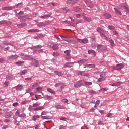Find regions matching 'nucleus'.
<instances>
[{
    "instance_id": "f257e3e1",
    "label": "nucleus",
    "mask_w": 129,
    "mask_h": 129,
    "mask_svg": "<svg viewBox=\"0 0 129 129\" xmlns=\"http://www.w3.org/2000/svg\"><path fill=\"white\" fill-rule=\"evenodd\" d=\"M97 32L99 33L101 37H105V31L101 28L98 27L97 29Z\"/></svg>"
},
{
    "instance_id": "f03ea898",
    "label": "nucleus",
    "mask_w": 129,
    "mask_h": 129,
    "mask_svg": "<svg viewBox=\"0 0 129 129\" xmlns=\"http://www.w3.org/2000/svg\"><path fill=\"white\" fill-rule=\"evenodd\" d=\"M123 67H124V64H123V63H120V64H117L116 66H114L113 67V69L114 70H121V68H122Z\"/></svg>"
},
{
    "instance_id": "7ed1b4c3",
    "label": "nucleus",
    "mask_w": 129,
    "mask_h": 129,
    "mask_svg": "<svg viewBox=\"0 0 129 129\" xmlns=\"http://www.w3.org/2000/svg\"><path fill=\"white\" fill-rule=\"evenodd\" d=\"M77 41L79 42V43H83V44H87V43H88V39H87V38H84L83 39L77 38Z\"/></svg>"
},
{
    "instance_id": "20e7f679",
    "label": "nucleus",
    "mask_w": 129,
    "mask_h": 129,
    "mask_svg": "<svg viewBox=\"0 0 129 129\" xmlns=\"http://www.w3.org/2000/svg\"><path fill=\"white\" fill-rule=\"evenodd\" d=\"M32 63L30 64L31 66H35V67H38V66H39V62H38V60H36L35 58L32 59Z\"/></svg>"
},
{
    "instance_id": "39448f33",
    "label": "nucleus",
    "mask_w": 129,
    "mask_h": 129,
    "mask_svg": "<svg viewBox=\"0 0 129 129\" xmlns=\"http://www.w3.org/2000/svg\"><path fill=\"white\" fill-rule=\"evenodd\" d=\"M14 9H15L14 6H7L2 8V11H11V10H14Z\"/></svg>"
},
{
    "instance_id": "423d86ee",
    "label": "nucleus",
    "mask_w": 129,
    "mask_h": 129,
    "mask_svg": "<svg viewBox=\"0 0 129 129\" xmlns=\"http://www.w3.org/2000/svg\"><path fill=\"white\" fill-rule=\"evenodd\" d=\"M19 58V56L17 54L12 55L8 57V59L9 60H11L12 61H14V60H17Z\"/></svg>"
},
{
    "instance_id": "0eeeda50",
    "label": "nucleus",
    "mask_w": 129,
    "mask_h": 129,
    "mask_svg": "<svg viewBox=\"0 0 129 129\" xmlns=\"http://www.w3.org/2000/svg\"><path fill=\"white\" fill-rule=\"evenodd\" d=\"M82 86V81H79L78 82H77L76 83H75V84L74 85V87H75V88H78Z\"/></svg>"
},
{
    "instance_id": "6e6552de",
    "label": "nucleus",
    "mask_w": 129,
    "mask_h": 129,
    "mask_svg": "<svg viewBox=\"0 0 129 129\" xmlns=\"http://www.w3.org/2000/svg\"><path fill=\"white\" fill-rule=\"evenodd\" d=\"M50 22L49 21H45L44 22H40L37 24L38 27H42L44 26H47V25H49Z\"/></svg>"
},
{
    "instance_id": "1a4fd4ad",
    "label": "nucleus",
    "mask_w": 129,
    "mask_h": 129,
    "mask_svg": "<svg viewBox=\"0 0 129 129\" xmlns=\"http://www.w3.org/2000/svg\"><path fill=\"white\" fill-rule=\"evenodd\" d=\"M46 114H47V112L43 111L41 113L42 115H44L41 116L42 118H43V119H50V118H49V117H47Z\"/></svg>"
},
{
    "instance_id": "9d476101",
    "label": "nucleus",
    "mask_w": 129,
    "mask_h": 129,
    "mask_svg": "<svg viewBox=\"0 0 129 129\" xmlns=\"http://www.w3.org/2000/svg\"><path fill=\"white\" fill-rule=\"evenodd\" d=\"M85 3L86 4L87 6L89 8H94V6L91 4V2H89L88 0H84Z\"/></svg>"
},
{
    "instance_id": "9b49d317",
    "label": "nucleus",
    "mask_w": 129,
    "mask_h": 129,
    "mask_svg": "<svg viewBox=\"0 0 129 129\" xmlns=\"http://www.w3.org/2000/svg\"><path fill=\"white\" fill-rule=\"evenodd\" d=\"M64 54H66V59H70V50L65 51Z\"/></svg>"
},
{
    "instance_id": "f8f14e48",
    "label": "nucleus",
    "mask_w": 129,
    "mask_h": 129,
    "mask_svg": "<svg viewBox=\"0 0 129 129\" xmlns=\"http://www.w3.org/2000/svg\"><path fill=\"white\" fill-rule=\"evenodd\" d=\"M54 73H55L56 75H58V76H62V75H64L65 73H64V71H55Z\"/></svg>"
},
{
    "instance_id": "ddd939ff",
    "label": "nucleus",
    "mask_w": 129,
    "mask_h": 129,
    "mask_svg": "<svg viewBox=\"0 0 129 129\" xmlns=\"http://www.w3.org/2000/svg\"><path fill=\"white\" fill-rule=\"evenodd\" d=\"M63 41H65L66 42H70L71 41V39H70V37H67V36H62L61 37Z\"/></svg>"
},
{
    "instance_id": "4468645a",
    "label": "nucleus",
    "mask_w": 129,
    "mask_h": 129,
    "mask_svg": "<svg viewBox=\"0 0 129 129\" xmlns=\"http://www.w3.org/2000/svg\"><path fill=\"white\" fill-rule=\"evenodd\" d=\"M73 64H74L73 62H67L64 65V67H69V68L73 67Z\"/></svg>"
},
{
    "instance_id": "2eb2a0df",
    "label": "nucleus",
    "mask_w": 129,
    "mask_h": 129,
    "mask_svg": "<svg viewBox=\"0 0 129 129\" xmlns=\"http://www.w3.org/2000/svg\"><path fill=\"white\" fill-rule=\"evenodd\" d=\"M77 0H68L67 1V4H71V5H74L77 3Z\"/></svg>"
},
{
    "instance_id": "dca6fc26",
    "label": "nucleus",
    "mask_w": 129,
    "mask_h": 129,
    "mask_svg": "<svg viewBox=\"0 0 129 129\" xmlns=\"http://www.w3.org/2000/svg\"><path fill=\"white\" fill-rule=\"evenodd\" d=\"M78 75H80L81 76H86V77H88V74L83 72H79L78 73Z\"/></svg>"
},
{
    "instance_id": "f3484780",
    "label": "nucleus",
    "mask_w": 129,
    "mask_h": 129,
    "mask_svg": "<svg viewBox=\"0 0 129 129\" xmlns=\"http://www.w3.org/2000/svg\"><path fill=\"white\" fill-rule=\"evenodd\" d=\"M97 48L98 50H106V47L102 45H98Z\"/></svg>"
},
{
    "instance_id": "a211bd4d",
    "label": "nucleus",
    "mask_w": 129,
    "mask_h": 129,
    "mask_svg": "<svg viewBox=\"0 0 129 129\" xmlns=\"http://www.w3.org/2000/svg\"><path fill=\"white\" fill-rule=\"evenodd\" d=\"M86 62H87L86 59H82L81 60H78L77 63H78V64H84V63H86Z\"/></svg>"
},
{
    "instance_id": "6ab92c4d",
    "label": "nucleus",
    "mask_w": 129,
    "mask_h": 129,
    "mask_svg": "<svg viewBox=\"0 0 129 129\" xmlns=\"http://www.w3.org/2000/svg\"><path fill=\"white\" fill-rule=\"evenodd\" d=\"M55 108H57V109H64L65 108V107L61 105H55Z\"/></svg>"
},
{
    "instance_id": "aec40b11",
    "label": "nucleus",
    "mask_w": 129,
    "mask_h": 129,
    "mask_svg": "<svg viewBox=\"0 0 129 129\" xmlns=\"http://www.w3.org/2000/svg\"><path fill=\"white\" fill-rule=\"evenodd\" d=\"M21 59L22 60H31V58L30 57V56L25 55L24 57H21Z\"/></svg>"
},
{
    "instance_id": "412c9836",
    "label": "nucleus",
    "mask_w": 129,
    "mask_h": 129,
    "mask_svg": "<svg viewBox=\"0 0 129 129\" xmlns=\"http://www.w3.org/2000/svg\"><path fill=\"white\" fill-rule=\"evenodd\" d=\"M103 16H104L106 19H110V18H111V15L108 13H105L103 14Z\"/></svg>"
},
{
    "instance_id": "4be33fe9",
    "label": "nucleus",
    "mask_w": 129,
    "mask_h": 129,
    "mask_svg": "<svg viewBox=\"0 0 129 129\" xmlns=\"http://www.w3.org/2000/svg\"><path fill=\"white\" fill-rule=\"evenodd\" d=\"M16 90H21L23 89V86L21 85H18L15 87Z\"/></svg>"
},
{
    "instance_id": "5701e85b",
    "label": "nucleus",
    "mask_w": 129,
    "mask_h": 129,
    "mask_svg": "<svg viewBox=\"0 0 129 129\" xmlns=\"http://www.w3.org/2000/svg\"><path fill=\"white\" fill-rule=\"evenodd\" d=\"M74 11L75 12H78V13H80V12H82L81 9L79 8V7H74L73 8Z\"/></svg>"
},
{
    "instance_id": "b1692460",
    "label": "nucleus",
    "mask_w": 129,
    "mask_h": 129,
    "mask_svg": "<svg viewBox=\"0 0 129 129\" xmlns=\"http://www.w3.org/2000/svg\"><path fill=\"white\" fill-rule=\"evenodd\" d=\"M106 74H107V73L105 72H102L100 74V77L102 78H103V77H105V76H106Z\"/></svg>"
},
{
    "instance_id": "393cba45",
    "label": "nucleus",
    "mask_w": 129,
    "mask_h": 129,
    "mask_svg": "<svg viewBox=\"0 0 129 129\" xmlns=\"http://www.w3.org/2000/svg\"><path fill=\"white\" fill-rule=\"evenodd\" d=\"M114 10L116 14H117V15H119V16H121V15H122V13H121V12L119 11V10H118L117 8H115Z\"/></svg>"
},
{
    "instance_id": "a878e982",
    "label": "nucleus",
    "mask_w": 129,
    "mask_h": 129,
    "mask_svg": "<svg viewBox=\"0 0 129 129\" xmlns=\"http://www.w3.org/2000/svg\"><path fill=\"white\" fill-rule=\"evenodd\" d=\"M24 63H25V62L22 61H17L15 62V64L17 65V66H22Z\"/></svg>"
},
{
    "instance_id": "bb28decb",
    "label": "nucleus",
    "mask_w": 129,
    "mask_h": 129,
    "mask_svg": "<svg viewBox=\"0 0 129 129\" xmlns=\"http://www.w3.org/2000/svg\"><path fill=\"white\" fill-rule=\"evenodd\" d=\"M26 26H27V24L26 23H22L17 25L18 28H24V27H26Z\"/></svg>"
},
{
    "instance_id": "cd10ccee",
    "label": "nucleus",
    "mask_w": 129,
    "mask_h": 129,
    "mask_svg": "<svg viewBox=\"0 0 129 129\" xmlns=\"http://www.w3.org/2000/svg\"><path fill=\"white\" fill-rule=\"evenodd\" d=\"M120 6L121 7V8H124V10H125L126 11V12L127 13H128V14H129L128 7H126L125 6H124L123 4H121Z\"/></svg>"
},
{
    "instance_id": "c85d7f7f",
    "label": "nucleus",
    "mask_w": 129,
    "mask_h": 129,
    "mask_svg": "<svg viewBox=\"0 0 129 129\" xmlns=\"http://www.w3.org/2000/svg\"><path fill=\"white\" fill-rule=\"evenodd\" d=\"M42 109H44V107L41 106L38 108H35L33 109V110H34V111H38L39 110H42Z\"/></svg>"
},
{
    "instance_id": "c756f323",
    "label": "nucleus",
    "mask_w": 129,
    "mask_h": 129,
    "mask_svg": "<svg viewBox=\"0 0 129 129\" xmlns=\"http://www.w3.org/2000/svg\"><path fill=\"white\" fill-rule=\"evenodd\" d=\"M39 118H40V116L39 115H35V116H33L32 117V119L33 120H34V121L35 120H37V119H39Z\"/></svg>"
},
{
    "instance_id": "7c9ffc66",
    "label": "nucleus",
    "mask_w": 129,
    "mask_h": 129,
    "mask_svg": "<svg viewBox=\"0 0 129 129\" xmlns=\"http://www.w3.org/2000/svg\"><path fill=\"white\" fill-rule=\"evenodd\" d=\"M51 14H46L45 15L40 16V18H41V19H46L47 18H49V17H51Z\"/></svg>"
},
{
    "instance_id": "2f4dec72",
    "label": "nucleus",
    "mask_w": 129,
    "mask_h": 129,
    "mask_svg": "<svg viewBox=\"0 0 129 129\" xmlns=\"http://www.w3.org/2000/svg\"><path fill=\"white\" fill-rule=\"evenodd\" d=\"M83 19H84V20H85V21H87V22H91V18H90V17H87L84 16Z\"/></svg>"
},
{
    "instance_id": "473e14b6",
    "label": "nucleus",
    "mask_w": 129,
    "mask_h": 129,
    "mask_svg": "<svg viewBox=\"0 0 129 129\" xmlns=\"http://www.w3.org/2000/svg\"><path fill=\"white\" fill-rule=\"evenodd\" d=\"M88 53L90 54H93L94 56H96V54H95V51L93 50H89L88 51Z\"/></svg>"
},
{
    "instance_id": "72a5a7b5",
    "label": "nucleus",
    "mask_w": 129,
    "mask_h": 129,
    "mask_svg": "<svg viewBox=\"0 0 129 129\" xmlns=\"http://www.w3.org/2000/svg\"><path fill=\"white\" fill-rule=\"evenodd\" d=\"M47 91H48V92H50V93H51L52 94H55V91L51 88H48Z\"/></svg>"
},
{
    "instance_id": "f704fd0d",
    "label": "nucleus",
    "mask_w": 129,
    "mask_h": 129,
    "mask_svg": "<svg viewBox=\"0 0 129 129\" xmlns=\"http://www.w3.org/2000/svg\"><path fill=\"white\" fill-rule=\"evenodd\" d=\"M84 83H85V85H86L87 86L92 85V82H91L84 81Z\"/></svg>"
},
{
    "instance_id": "c9c22d12",
    "label": "nucleus",
    "mask_w": 129,
    "mask_h": 129,
    "mask_svg": "<svg viewBox=\"0 0 129 129\" xmlns=\"http://www.w3.org/2000/svg\"><path fill=\"white\" fill-rule=\"evenodd\" d=\"M28 72V71L27 70H24L23 71H21V72L19 73L20 75H24L26 74Z\"/></svg>"
},
{
    "instance_id": "e433bc0d",
    "label": "nucleus",
    "mask_w": 129,
    "mask_h": 129,
    "mask_svg": "<svg viewBox=\"0 0 129 129\" xmlns=\"http://www.w3.org/2000/svg\"><path fill=\"white\" fill-rule=\"evenodd\" d=\"M9 84H10V82H9V81H6L4 83L3 85L4 87H8V86H9Z\"/></svg>"
},
{
    "instance_id": "4c0bfd02",
    "label": "nucleus",
    "mask_w": 129,
    "mask_h": 129,
    "mask_svg": "<svg viewBox=\"0 0 129 129\" xmlns=\"http://www.w3.org/2000/svg\"><path fill=\"white\" fill-rule=\"evenodd\" d=\"M13 114H14V113H13L12 112L7 113L6 117H7V118H10L11 116H12Z\"/></svg>"
},
{
    "instance_id": "58836bf2",
    "label": "nucleus",
    "mask_w": 129,
    "mask_h": 129,
    "mask_svg": "<svg viewBox=\"0 0 129 129\" xmlns=\"http://www.w3.org/2000/svg\"><path fill=\"white\" fill-rule=\"evenodd\" d=\"M104 37L105 40H107V41H108L109 39H111V36H110V35H105V36Z\"/></svg>"
},
{
    "instance_id": "ea45409f",
    "label": "nucleus",
    "mask_w": 129,
    "mask_h": 129,
    "mask_svg": "<svg viewBox=\"0 0 129 129\" xmlns=\"http://www.w3.org/2000/svg\"><path fill=\"white\" fill-rule=\"evenodd\" d=\"M107 90H108V88H103L101 89H100V90H99V92H102V91H107Z\"/></svg>"
},
{
    "instance_id": "a19ab883",
    "label": "nucleus",
    "mask_w": 129,
    "mask_h": 129,
    "mask_svg": "<svg viewBox=\"0 0 129 129\" xmlns=\"http://www.w3.org/2000/svg\"><path fill=\"white\" fill-rule=\"evenodd\" d=\"M53 57H58V56H60V53H59V52H53Z\"/></svg>"
},
{
    "instance_id": "79ce46f5",
    "label": "nucleus",
    "mask_w": 129,
    "mask_h": 129,
    "mask_svg": "<svg viewBox=\"0 0 129 129\" xmlns=\"http://www.w3.org/2000/svg\"><path fill=\"white\" fill-rule=\"evenodd\" d=\"M23 3H18V4H17L15 6L17 8H21V7H22V6H23Z\"/></svg>"
},
{
    "instance_id": "37998d69",
    "label": "nucleus",
    "mask_w": 129,
    "mask_h": 129,
    "mask_svg": "<svg viewBox=\"0 0 129 129\" xmlns=\"http://www.w3.org/2000/svg\"><path fill=\"white\" fill-rule=\"evenodd\" d=\"M77 18H80L81 16L84 17V13H81V14H76Z\"/></svg>"
},
{
    "instance_id": "c03bdc74",
    "label": "nucleus",
    "mask_w": 129,
    "mask_h": 129,
    "mask_svg": "<svg viewBox=\"0 0 129 129\" xmlns=\"http://www.w3.org/2000/svg\"><path fill=\"white\" fill-rule=\"evenodd\" d=\"M52 49L53 50H59V47L57 45H53Z\"/></svg>"
},
{
    "instance_id": "a18cd8bd",
    "label": "nucleus",
    "mask_w": 129,
    "mask_h": 129,
    "mask_svg": "<svg viewBox=\"0 0 129 129\" xmlns=\"http://www.w3.org/2000/svg\"><path fill=\"white\" fill-rule=\"evenodd\" d=\"M40 103L37 102V103H35L34 104H33V107H38V106H40Z\"/></svg>"
},
{
    "instance_id": "49530a36",
    "label": "nucleus",
    "mask_w": 129,
    "mask_h": 129,
    "mask_svg": "<svg viewBox=\"0 0 129 129\" xmlns=\"http://www.w3.org/2000/svg\"><path fill=\"white\" fill-rule=\"evenodd\" d=\"M108 29H109V30H115V27L112 25H109Z\"/></svg>"
},
{
    "instance_id": "de8ad7c7",
    "label": "nucleus",
    "mask_w": 129,
    "mask_h": 129,
    "mask_svg": "<svg viewBox=\"0 0 129 129\" xmlns=\"http://www.w3.org/2000/svg\"><path fill=\"white\" fill-rule=\"evenodd\" d=\"M34 49H35V50H37L38 49H41L42 48V46L41 45H37L36 46H34Z\"/></svg>"
},
{
    "instance_id": "09e8293b",
    "label": "nucleus",
    "mask_w": 129,
    "mask_h": 129,
    "mask_svg": "<svg viewBox=\"0 0 129 129\" xmlns=\"http://www.w3.org/2000/svg\"><path fill=\"white\" fill-rule=\"evenodd\" d=\"M109 42L113 47H114V46H115V44H114V41L113 40H110Z\"/></svg>"
},
{
    "instance_id": "8fccbe9b",
    "label": "nucleus",
    "mask_w": 129,
    "mask_h": 129,
    "mask_svg": "<svg viewBox=\"0 0 129 129\" xmlns=\"http://www.w3.org/2000/svg\"><path fill=\"white\" fill-rule=\"evenodd\" d=\"M3 45H7L8 46V45H12V44L11 43H10V44L9 43V42H8L7 41H4L3 42Z\"/></svg>"
},
{
    "instance_id": "3c124183",
    "label": "nucleus",
    "mask_w": 129,
    "mask_h": 129,
    "mask_svg": "<svg viewBox=\"0 0 129 129\" xmlns=\"http://www.w3.org/2000/svg\"><path fill=\"white\" fill-rule=\"evenodd\" d=\"M38 99H40V98L37 97V96L32 97L31 98V100H38Z\"/></svg>"
},
{
    "instance_id": "603ef678",
    "label": "nucleus",
    "mask_w": 129,
    "mask_h": 129,
    "mask_svg": "<svg viewBox=\"0 0 129 129\" xmlns=\"http://www.w3.org/2000/svg\"><path fill=\"white\" fill-rule=\"evenodd\" d=\"M63 24H68V25H72V26L73 25L72 24H71L70 21H63Z\"/></svg>"
},
{
    "instance_id": "864d4df0",
    "label": "nucleus",
    "mask_w": 129,
    "mask_h": 129,
    "mask_svg": "<svg viewBox=\"0 0 129 129\" xmlns=\"http://www.w3.org/2000/svg\"><path fill=\"white\" fill-rule=\"evenodd\" d=\"M88 67V68H95V64H89Z\"/></svg>"
},
{
    "instance_id": "5fc2aeb1",
    "label": "nucleus",
    "mask_w": 129,
    "mask_h": 129,
    "mask_svg": "<svg viewBox=\"0 0 129 129\" xmlns=\"http://www.w3.org/2000/svg\"><path fill=\"white\" fill-rule=\"evenodd\" d=\"M11 78H13V76H7L6 77L7 80H10Z\"/></svg>"
},
{
    "instance_id": "6e6d98bb",
    "label": "nucleus",
    "mask_w": 129,
    "mask_h": 129,
    "mask_svg": "<svg viewBox=\"0 0 129 129\" xmlns=\"http://www.w3.org/2000/svg\"><path fill=\"white\" fill-rule=\"evenodd\" d=\"M80 106L82 108H85V107H86V105L84 103H82L81 104Z\"/></svg>"
},
{
    "instance_id": "4d7b16f0",
    "label": "nucleus",
    "mask_w": 129,
    "mask_h": 129,
    "mask_svg": "<svg viewBox=\"0 0 129 129\" xmlns=\"http://www.w3.org/2000/svg\"><path fill=\"white\" fill-rule=\"evenodd\" d=\"M7 23V21L6 20H3L0 21V25H4V24H6Z\"/></svg>"
},
{
    "instance_id": "13d9d810",
    "label": "nucleus",
    "mask_w": 129,
    "mask_h": 129,
    "mask_svg": "<svg viewBox=\"0 0 129 129\" xmlns=\"http://www.w3.org/2000/svg\"><path fill=\"white\" fill-rule=\"evenodd\" d=\"M67 126L66 125H61L60 126L59 129H66Z\"/></svg>"
},
{
    "instance_id": "bf43d9fd",
    "label": "nucleus",
    "mask_w": 129,
    "mask_h": 129,
    "mask_svg": "<svg viewBox=\"0 0 129 129\" xmlns=\"http://www.w3.org/2000/svg\"><path fill=\"white\" fill-rule=\"evenodd\" d=\"M121 82H118L116 83V86H120V85H121Z\"/></svg>"
},
{
    "instance_id": "052dcab7",
    "label": "nucleus",
    "mask_w": 129,
    "mask_h": 129,
    "mask_svg": "<svg viewBox=\"0 0 129 129\" xmlns=\"http://www.w3.org/2000/svg\"><path fill=\"white\" fill-rule=\"evenodd\" d=\"M102 81H103V78H99L98 79V82L100 83V82H102Z\"/></svg>"
},
{
    "instance_id": "680f3d73",
    "label": "nucleus",
    "mask_w": 129,
    "mask_h": 129,
    "mask_svg": "<svg viewBox=\"0 0 129 129\" xmlns=\"http://www.w3.org/2000/svg\"><path fill=\"white\" fill-rule=\"evenodd\" d=\"M19 117H26V114L22 113L19 115Z\"/></svg>"
},
{
    "instance_id": "e2e57ef3",
    "label": "nucleus",
    "mask_w": 129,
    "mask_h": 129,
    "mask_svg": "<svg viewBox=\"0 0 129 129\" xmlns=\"http://www.w3.org/2000/svg\"><path fill=\"white\" fill-rule=\"evenodd\" d=\"M47 99H48V100H50L51 99H52L53 98V97H52L51 96H46Z\"/></svg>"
},
{
    "instance_id": "0e129e2a",
    "label": "nucleus",
    "mask_w": 129,
    "mask_h": 129,
    "mask_svg": "<svg viewBox=\"0 0 129 129\" xmlns=\"http://www.w3.org/2000/svg\"><path fill=\"white\" fill-rule=\"evenodd\" d=\"M48 45L49 46V47H50V48H53V47H54V44L53 43H49Z\"/></svg>"
},
{
    "instance_id": "69168bd1",
    "label": "nucleus",
    "mask_w": 129,
    "mask_h": 129,
    "mask_svg": "<svg viewBox=\"0 0 129 129\" xmlns=\"http://www.w3.org/2000/svg\"><path fill=\"white\" fill-rule=\"evenodd\" d=\"M37 86H39V84H38V83H35L32 85V87H37Z\"/></svg>"
},
{
    "instance_id": "338daca9",
    "label": "nucleus",
    "mask_w": 129,
    "mask_h": 129,
    "mask_svg": "<svg viewBox=\"0 0 129 129\" xmlns=\"http://www.w3.org/2000/svg\"><path fill=\"white\" fill-rule=\"evenodd\" d=\"M107 117H111L112 116V113H109L106 115Z\"/></svg>"
},
{
    "instance_id": "774afa93",
    "label": "nucleus",
    "mask_w": 129,
    "mask_h": 129,
    "mask_svg": "<svg viewBox=\"0 0 129 129\" xmlns=\"http://www.w3.org/2000/svg\"><path fill=\"white\" fill-rule=\"evenodd\" d=\"M37 91H42V88L38 87L36 88Z\"/></svg>"
}]
</instances>
